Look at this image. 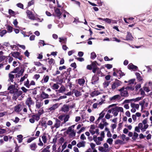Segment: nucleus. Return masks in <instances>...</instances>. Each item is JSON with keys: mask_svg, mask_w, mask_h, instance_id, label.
Instances as JSON below:
<instances>
[{"mask_svg": "<svg viewBox=\"0 0 152 152\" xmlns=\"http://www.w3.org/2000/svg\"><path fill=\"white\" fill-rule=\"evenodd\" d=\"M9 92L10 94H13V98L15 100L22 94V92L21 91H19L16 88L10 90Z\"/></svg>", "mask_w": 152, "mask_h": 152, "instance_id": "1", "label": "nucleus"}, {"mask_svg": "<svg viewBox=\"0 0 152 152\" xmlns=\"http://www.w3.org/2000/svg\"><path fill=\"white\" fill-rule=\"evenodd\" d=\"M34 102L33 101L31 97L28 98L26 100L25 104L27 105L30 111L31 110V105L34 104Z\"/></svg>", "mask_w": 152, "mask_h": 152, "instance_id": "2", "label": "nucleus"}, {"mask_svg": "<svg viewBox=\"0 0 152 152\" xmlns=\"http://www.w3.org/2000/svg\"><path fill=\"white\" fill-rule=\"evenodd\" d=\"M55 14H53L52 15L55 17L57 16L59 19H60L61 18L60 16L61 15L60 10L58 8L55 9Z\"/></svg>", "mask_w": 152, "mask_h": 152, "instance_id": "3", "label": "nucleus"}, {"mask_svg": "<svg viewBox=\"0 0 152 152\" xmlns=\"http://www.w3.org/2000/svg\"><path fill=\"white\" fill-rule=\"evenodd\" d=\"M121 82L118 80L116 79L115 81L113 83L112 86V88L114 90L117 87H118L121 85Z\"/></svg>", "mask_w": 152, "mask_h": 152, "instance_id": "4", "label": "nucleus"}, {"mask_svg": "<svg viewBox=\"0 0 152 152\" xmlns=\"http://www.w3.org/2000/svg\"><path fill=\"white\" fill-rule=\"evenodd\" d=\"M121 98V97L120 95L117 94L110 98L109 100L110 101L113 102L116 100H119Z\"/></svg>", "mask_w": 152, "mask_h": 152, "instance_id": "5", "label": "nucleus"}, {"mask_svg": "<svg viewBox=\"0 0 152 152\" xmlns=\"http://www.w3.org/2000/svg\"><path fill=\"white\" fill-rule=\"evenodd\" d=\"M22 105L21 104H18L16 105L14 107V111L17 113H20L22 110Z\"/></svg>", "mask_w": 152, "mask_h": 152, "instance_id": "6", "label": "nucleus"}, {"mask_svg": "<svg viewBox=\"0 0 152 152\" xmlns=\"http://www.w3.org/2000/svg\"><path fill=\"white\" fill-rule=\"evenodd\" d=\"M27 16L28 18L32 20H35V17L33 14H32V12L29 10H28L26 11Z\"/></svg>", "mask_w": 152, "mask_h": 152, "instance_id": "7", "label": "nucleus"}, {"mask_svg": "<svg viewBox=\"0 0 152 152\" xmlns=\"http://www.w3.org/2000/svg\"><path fill=\"white\" fill-rule=\"evenodd\" d=\"M59 105L58 103H56L53 105L52 107L49 108L48 110L49 111V112L54 111L58 107Z\"/></svg>", "mask_w": 152, "mask_h": 152, "instance_id": "8", "label": "nucleus"}, {"mask_svg": "<svg viewBox=\"0 0 152 152\" xmlns=\"http://www.w3.org/2000/svg\"><path fill=\"white\" fill-rule=\"evenodd\" d=\"M99 80V77L96 75H94L92 77L91 79V83L92 84H95L96 82Z\"/></svg>", "mask_w": 152, "mask_h": 152, "instance_id": "9", "label": "nucleus"}, {"mask_svg": "<svg viewBox=\"0 0 152 152\" xmlns=\"http://www.w3.org/2000/svg\"><path fill=\"white\" fill-rule=\"evenodd\" d=\"M48 59V63L49 64V68L50 70L52 68V66L53 65V64L55 63V61L52 58H49Z\"/></svg>", "mask_w": 152, "mask_h": 152, "instance_id": "10", "label": "nucleus"}, {"mask_svg": "<svg viewBox=\"0 0 152 152\" xmlns=\"http://www.w3.org/2000/svg\"><path fill=\"white\" fill-rule=\"evenodd\" d=\"M61 121L60 120L57 118H55V123L53 126L56 129L60 127L61 126Z\"/></svg>", "mask_w": 152, "mask_h": 152, "instance_id": "11", "label": "nucleus"}, {"mask_svg": "<svg viewBox=\"0 0 152 152\" xmlns=\"http://www.w3.org/2000/svg\"><path fill=\"white\" fill-rule=\"evenodd\" d=\"M112 110H114L118 113L119 112H124V110L123 108L121 107H118L116 106L115 107L112 108Z\"/></svg>", "mask_w": 152, "mask_h": 152, "instance_id": "12", "label": "nucleus"}, {"mask_svg": "<svg viewBox=\"0 0 152 152\" xmlns=\"http://www.w3.org/2000/svg\"><path fill=\"white\" fill-rule=\"evenodd\" d=\"M128 68L129 69H132L134 71H135L138 69L137 66L133 65L132 63L129 64L128 66Z\"/></svg>", "mask_w": 152, "mask_h": 152, "instance_id": "13", "label": "nucleus"}, {"mask_svg": "<svg viewBox=\"0 0 152 152\" xmlns=\"http://www.w3.org/2000/svg\"><path fill=\"white\" fill-rule=\"evenodd\" d=\"M36 107L37 109L40 108L43 105V103L41 101H39L38 100H36Z\"/></svg>", "mask_w": 152, "mask_h": 152, "instance_id": "14", "label": "nucleus"}, {"mask_svg": "<svg viewBox=\"0 0 152 152\" xmlns=\"http://www.w3.org/2000/svg\"><path fill=\"white\" fill-rule=\"evenodd\" d=\"M57 83L59 84H61L63 81V78L61 77L60 76H58L56 78Z\"/></svg>", "mask_w": 152, "mask_h": 152, "instance_id": "15", "label": "nucleus"}, {"mask_svg": "<svg viewBox=\"0 0 152 152\" xmlns=\"http://www.w3.org/2000/svg\"><path fill=\"white\" fill-rule=\"evenodd\" d=\"M61 110L65 113L68 111L69 110V106L66 104H64L61 107Z\"/></svg>", "mask_w": 152, "mask_h": 152, "instance_id": "16", "label": "nucleus"}, {"mask_svg": "<svg viewBox=\"0 0 152 152\" xmlns=\"http://www.w3.org/2000/svg\"><path fill=\"white\" fill-rule=\"evenodd\" d=\"M126 40H132L133 38L132 34L129 32H127V34L126 37Z\"/></svg>", "mask_w": 152, "mask_h": 152, "instance_id": "17", "label": "nucleus"}, {"mask_svg": "<svg viewBox=\"0 0 152 152\" xmlns=\"http://www.w3.org/2000/svg\"><path fill=\"white\" fill-rule=\"evenodd\" d=\"M49 77L48 75H44L43 77V79L40 81L42 83H46L48 81L49 79Z\"/></svg>", "mask_w": 152, "mask_h": 152, "instance_id": "18", "label": "nucleus"}, {"mask_svg": "<svg viewBox=\"0 0 152 152\" xmlns=\"http://www.w3.org/2000/svg\"><path fill=\"white\" fill-rule=\"evenodd\" d=\"M116 72L119 75L118 76H119L120 77H118V79H120L122 77L125 75V74L124 72H122V71L120 70H116Z\"/></svg>", "mask_w": 152, "mask_h": 152, "instance_id": "19", "label": "nucleus"}, {"mask_svg": "<svg viewBox=\"0 0 152 152\" xmlns=\"http://www.w3.org/2000/svg\"><path fill=\"white\" fill-rule=\"evenodd\" d=\"M30 149L32 150L35 151L37 148V145L36 143L34 142L31 144L30 145Z\"/></svg>", "mask_w": 152, "mask_h": 152, "instance_id": "20", "label": "nucleus"}, {"mask_svg": "<svg viewBox=\"0 0 152 152\" xmlns=\"http://www.w3.org/2000/svg\"><path fill=\"white\" fill-rule=\"evenodd\" d=\"M40 97L43 99L48 98L49 97V96L48 94L45 93L43 91L42 92L41 94L40 95Z\"/></svg>", "mask_w": 152, "mask_h": 152, "instance_id": "21", "label": "nucleus"}, {"mask_svg": "<svg viewBox=\"0 0 152 152\" xmlns=\"http://www.w3.org/2000/svg\"><path fill=\"white\" fill-rule=\"evenodd\" d=\"M66 89L64 86L63 85L61 86L58 90H56V92H58V93H62L65 91Z\"/></svg>", "mask_w": 152, "mask_h": 152, "instance_id": "22", "label": "nucleus"}, {"mask_svg": "<svg viewBox=\"0 0 152 152\" xmlns=\"http://www.w3.org/2000/svg\"><path fill=\"white\" fill-rule=\"evenodd\" d=\"M86 142L84 141H82L81 142H80L77 144V146L80 148L81 147H84L85 146V144Z\"/></svg>", "mask_w": 152, "mask_h": 152, "instance_id": "23", "label": "nucleus"}, {"mask_svg": "<svg viewBox=\"0 0 152 152\" xmlns=\"http://www.w3.org/2000/svg\"><path fill=\"white\" fill-rule=\"evenodd\" d=\"M31 117L34 120L38 121L40 119V117L37 114L33 115H31Z\"/></svg>", "mask_w": 152, "mask_h": 152, "instance_id": "24", "label": "nucleus"}, {"mask_svg": "<svg viewBox=\"0 0 152 152\" xmlns=\"http://www.w3.org/2000/svg\"><path fill=\"white\" fill-rule=\"evenodd\" d=\"M121 96L124 97H127L129 96L128 91L126 90H124L121 92Z\"/></svg>", "mask_w": 152, "mask_h": 152, "instance_id": "25", "label": "nucleus"}, {"mask_svg": "<svg viewBox=\"0 0 152 152\" xmlns=\"http://www.w3.org/2000/svg\"><path fill=\"white\" fill-rule=\"evenodd\" d=\"M59 42L61 43L66 44L67 42V39L66 38H63L59 37Z\"/></svg>", "mask_w": 152, "mask_h": 152, "instance_id": "26", "label": "nucleus"}, {"mask_svg": "<svg viewBox=\"0 0 152 152\" xmlns=\"http://www.w3.org/2000/svg\"><path fill=\"white\" fill-rule=\"evenodd\" d=\"M137 77V79L139 81H140L142 80V79L140 76V74L139 72H136L135 73Z\"/></svg>", "mask_w": 152, "mask_h": 152, "instance_id": "27", "label": "nucleus"}, {"mask_svg": "<svg viewBox=\"0 0 152 152\" xmlns=\"http://www.w3.org/2000/svg\"><path fill=\"white\" fill-rule=\"evenodd\" d=\"M50 147V145L47 146L46 148H44L42 150L41 152H50V151L49 150Z\"/></svg>", "mask_w": 152, "mask_h": 152, "instance_id": "28", "label": "nucleus"}, {"mask_svg": "<svg viewBox=\"0 0 152 152\" xmlns=\"http://www.w3.org/2000/svg\"><path fill=\"white\" fill-rule=\"evenodd\" d=\"M65 117L64 119V122H62L61 125L62 126V124L65 123L66 122L68 121L69 119V115H65Z\"/></svg>", "mask_w": 152, "mask_h": 152, "instance_id": "29", "label": "nucleus"}, {"mask_svg": "<svg viewBox=\"0 0 152 152\" xmlns=\"http://www.w3.org/2000/svg\"><path fill=\"white\" fill-rule=\"evenodd\" d=\"M12 54V56L16 58H18V56H19L20 53L18 52H13V53Z\"/></svg>", "mask_w": 152, "mask_h": 152, "instance_id": "30", "label": "nucleus"}, {"mask_svg": "<svg viewBox=\"0 0 152 152\" xmlns=\"http://www.w3.org/2000/svg\"><path fill=\"white\" fill-rule=\"evenodd\" d=\"M45 134L46 133H44L43 134V135L42 137V141L44 143H46L47 142V138L46 137L45 135Z\"/></svg>", "mask_w": 152, "mask_h": 152, "instance_id": "31", "label": "nucleus"}, {"mask_svg": "<svg viewBox=\"0 0 152 152\" xmlns=\"http://www.w3.org/2000/svg\"><path fill=\"white\" fill-rule=\"evenodd\" d=\"M85 82L84 79H79L78 80V83L80 85L84 84Z\"/></svg>", "mask_w": 152, "mask_h": 152, "instance_id": "32", "label": "nucleus"}, {"mask_svg": "<svg viewBox=\"0 0 152 152\" xmlns=\"http://www.w3.org/2000/svg\"><path fill=\"white\" fill-rule=\"evenodd\" d=\"M57 83H54L52 86V88L54 90L57 89L59 87V86Z\"/></svg>", "mask_w": 152, "mask_h": 152, "instance_id": "33", "label": "nucleus"}, {"mask_svg": "<svg viewBox=\"0 0 152 152\" xmlns=\"http://www.w3.org/2000/svg\"><path fill=\"white\" fill-rule=\"evenodd\" d=\"M104 110L102 111L99 114V119H102L104 117L105 114V113L104 112Z\"/></svg>", "mask_w": 152, "mask_h": 152, "instance_id": "34", "label": "nucleus"}, {"mask_svg": "<svg viewBox=\"0 0 152 152\" xmlns=\"http://www.w3.org/2000/svg\"><path fill=\"white\" fill-rule=\"evenodd\" d=\"M138 136V134L136 132H134V133L132 139L133 140H135Z\"/></svg>", "mask_w": 152, "mask_h": 152, "instance_id": "35", "label": "nucleus"}, {"mask_svg": "<svg viewBox=\"0 0 152 152\" xmlns=\"http://www.w3.org/2000/svg\"><path fill=\"white\" fill-rule=\"evenodd\" d=\"M99 94V91H94L91 93V95L92 96H97Z\"/></svg>", "mask_w": 152, "mask_h": 152, "instance_id": "36", "label": "nucleus"}, {"mask_svg": "<svg viewBox=\"0 0 152 152\" xmlns=\"http://www.w3.org/2000/svg\"><path fill=\"white\" fill-rule=\"evenodd\" d=\"M20 70V68L19 67H17L16 68L14 69L11 72V73H16L18 72Z\"/></svg>", "mask_w": 152, "mask_h": 152, "instance_id": "37", "label": "nucleus"}, {"mask_svg": "<svg viewBox=\"0 0 152 152\" xmlns=\"http://www.w3.org/2000/svg\"><path fill=\"white\" fill-rule=\"evenodd\" d=\"M7 28L8 32L10 33L12 31L13 28L10 25H8Z\"/></svg>", "mask_w": 152, "mask_h": 152, "instance_id": "38", "label": "nucleus"}, {"mask_svg": "<svg viewBox=\"0 0 152 152\" xmlns=\"http://www.w3.org/2000/svg\"><path fill=\"white\" fill-rule=\"evenodd\" d=\"M7 31L5 30H3L1 31H0V36L2 37L5 34H6Z\"/></svg>", "mask_w": 152, "mask_h": 152, "instance_id": "39", "label": "nucleus"}, {"mask_svg": "<svg viewBox=\"0 0 152 152\" xmlns=\"http://www.w3.org/2000/svg\"><path fill=\"white\" fill-rule=\"evenodd\" d=\"M30 83L28 80V79L27 81L24 82V85L27 88H29L30 87Z\"/></svg>", "mask_w": 152, "mask_h": 152, "instance_id": "40", "label": "nucleus"}, {"mask_svg": "<svg viewBox=\"0 0 152 152\" xmlns=\"http://www.w3.org/2000/svg\"><path fill=\"white\" fill-rule=\"evenodd\" d=\"M96 64H98V63L96 62V61H94L93 62H92L91 64V65L92 66V68H95L97 66L96 65Z\"/></svg>", "mask_w": 152, "mask_h": 152, "instance_id": "41", "label": "nucleus"}, {"mask_svg": "<svg viewBox=\"0 0 152 152\" xmlns=\"http://www.w3.org/2000/svg\"><path fill=\"white\" fill-rule=\"evenodd\" d=\"M96 57V55L94 52H92L91 53V59H94Z\"/></svg>", "mask_w": 152, "mask_h": 152, "instance_id": "42", "label": "nucleus"}, {"mask_svg": "<svg viewBox=\"0 0 152 152\" xmlns=\"http://www.w3.org/2000/svg\"><path fill=\"white\" fill-rule=\"evenodd\" d=\"M74 93L76 97L80 95V92L77 90H75L74 91Z\"/></svg>", "mask_w": 152, "mask_h": 152, "instance_id": "43", "label": "nucleus"}, {"mask_svg": "<svg viewBox=\"0 0 152 152\" xmlns=\"http://www.w3.org/2000/svg\"><path fill=\"white\" fill-rule=\"evenodd\" d=\"M76 132L74 131L73 130H72V131L69 134V137H75V136Z\"/></svg>", "mask_w": 152, "mask_h": 152, "instance_id": "44", "label": "nucleus"}, {"mask_svg": "<svg viewBox=\"0 0 152 152\" xmlns=\"http://www.w3.org/2000/svg\"><path fill=\"white\" fill-rule=\"evenodd\" d=\"M15 86V85H10L8 88V90H11L12 89H16Z\"/></svg>", "mask_w": 152, "mask_h": 152, "instance_id": "45", "label": "nucleus"}, {"mask_svg": "<svg viewBox=\"0 0 152 152\" xmlns=\"http://www.w3.org/2000/svg\"><path fill=\"white\" fill-rule=\"evenodd\" d=\"M44 113V111L42 109H40L38 111V113H37L39 116L40 117V115Z\"/></svg>", "mask_w": 152, "mask_h": 152, "instance_id": "46", "label": "nucleus"}, {"mask_svg": "<svg viewBox=\"0 0 152 152\" xmlns=\"http://www.w3.org/2000/svg\"><path fill=\"white\" fill-rule=\"evenodd\" d=\"M10 15H12V16H15V12L11 9H9L8 11Z\"/></svg>", "mask_w": 152, "mask_h": 152, "instance_id": "47", "label": "nucleus"}, {"mask_svg": "<svg viewBox=\"0 0 152 152\" xmlns=\"http://www.w3.org/2000/svg\"><path fill=\"white\" fill-rule=\"evenodd\" d=\"M110 82L105 81L103 83V85L104 86V88H106L107 86H108L110 84Z\"/></svg>", "mask_w": 152, "mask_h": 152, "instance_id": "48", "label": "nucleus"}, {"mask_svg": "<svg viewBox=\"0 0 152 152\" xmlns=\"http://www.w3.org/2000/svg\"><path fill=\"white\" fill-rule=\"evenodd\" d=\"M140 94L142 96V97H143L145 95V92L144 91V90L142 89V88H140Z\"/></svg>", "mask_w": 152, "mask_h": 152, "instance_id": "49", "label": "nucleus"}, {"mask_svg": "<svg viewBox=\"0 0 152 152\" xmlns=\"http://www.w3.org/2000/svg\"><path fill=\"white\" fill-rule=\"evenodd\" d=\"M113 142V140L111 138H108L107 140V142L110 145L112 144Z\"/></svg>", "mask_w": 152, "mask_h": 152, "instance_id": "50", "label": "nucleus"}, {"mask_svg": "<svg viewBox=\"0 0 152 152\" xmlns=\"http://www.w3.org/2000/svg\"><path fill=\"white\" fill-rule=\"evenodd\" d=\"M145 103V101L144 100L142 101L139 102V104L141 106L142 110L143 109Z\"/></svg>", "mask_w": 152, "mask_h": 152, "instance_id": "51", "label": "nucleus"}, {"mask_svg": "<svg viewBox=\"0 0 152 152\" xmlns=\"http://www.w3.org/2000/svg\"><path fill=\"white\" fill-rule=\"evenodd\" d=\"M16 5L18 7L22 9H23V5L21 3H18Z\"/></svg>", "mask_w": 152, "mask_h": 152, "instance_id": "52", "label": "nucleus"}, {"mask_svg": "<svg viewBox=\"0 0 152 152\" xmlns=\"http://www.w3.org/2000/svg\"><path fill=\"white\" fill-rule=\"evenodd\" d=\"M36 138L35 137H31L29 139L27 140V142L28 143H30L32 141L35 139Z\"/></svg>", "mask_w": 152, "mask_h": 152, "instance_id": "53", "label": "nucleus"}, {"mask_svg": "<svg viewBox=\"0 0 152 152\" xmlns=\"http://www.w3.org/2000/svg\"><path fill=\"white\" fill-rule=\"evenodd\" d=\"M99 150L102 152H106L105 151V149L102 146L99 147Z\"/></svg>", "mask_w": 152, "mask_h": 152, "instance_id": "54", "label": "nucleus"}, {"mask_svg": "<svg viewBox=\"0 0 152 152\" xmlns=\"http://www.w3.org/2000/svg\"><path fill=\"white\" fill-rule=\"evenodd\" d=\"M65 116V115H62L59 116L58 117V118L59 120L62 121L63 120V118Z\"/></svg>", "mask_w": 152, "mask_h": 152, "instance_id": "55", "label": "nucleus"}, {"mask_svg": "<svg viewBox=\"0 0 152 152\" xmlns=\"http://www.w3.org/2000/svg\"><path fill=\"white\" fill-rule=\"evenodd\" d=\"M24 69H21L18 72V74H20V75L22 76L23 75V73L24 72Z\"/></svg>", "mask_w": 152, "mask_h": 152, "instance_id": "56", "label": "nucleus"}, {"mask_svg": "<svg viewBox=\"0 0 152 152\" xmlns=\"http://www.w3.org/2000/svg\"><path fill=\"white\" fill-rule=\"evenodd\" d=\"M19 146L16 143V146L15 147V150L14 152H18L19 151Z\"/></svg>", "mask_w": 152, "mask_h": 152, "instance_id": "57", "label": "nucleus"}, {"mask_svg": "<svg viewBox=\"0 0 152 152\" xmlns=\"http://www.w3.org/2000/svg\"><path fill=\"white\" fill-rule=\"evenodd\" d=\"M105 66L106 68H107L108 69H110L111 68L113 67L112 65L110 64H106L105 65Z\"/></svg>", "mask_w": 152, "mask_h": 152, "instance_id": "58", "label": "nucleus"}, {"mask_svg": "<svg viewBox=\"0 0 152 152\" xmlns=\"http://www.w3.org/2000/svg\"><path fill=\"white\" fill-rule=\"evenodd\" d=\"M123 141L120 140H117L115 142V144H121L122 143Z\"/></svg>", "mask_w": 152, "mask_h": 152, "instance_id": "59", "label": "nucleus"}, {"mask_svg": "<svg viewBox=\"0 0 152 152\" xmlns=\"http://www.w3.org/2000/svg\"><path fill=\"white\" fill-rule=\"evenodd\" d=\"M6 58V56H0V62L4 60Z\"/></svg>", "mask_w": 152, "mask_h": 152, "instance_id": "60", "label": "nucleus"}, {"mask_svg": "<svg viewBox=\"0 0 152 152\" xmlns=\"http://www.w3.org/2000/svg\"><path fill=\"white\" fill-rule=\"evenodd\" d=\"M142 98V97H138L135 99H133L132 100L135 102L138 101L140 100Z\"/></svg>", "mask_w": 152, "mask_h": 152, "instance_id": "61", "label": "nucleus"}, {"mask_svg": "<svg viewBox=\"0 0 152 152\" xmlns=\"http://www.w3.org/2000/svg\"><path fill=\"white\" fill-rule=\"evenodd\" d=\"M34 4V2L33 0H31L28 3V6L30 7L31 5Z\"/></svg>", "mask_w": 152, "mask_h": 152, "instance_id": "62", "label": "nucleus"}, {"mask_svg": "<svg viewBox=\"0 0 152 152\" xmlns=\"http://www.w3.org/2000/svg\"><path fill=\"white\" fill-rule=\"evenodd\" d=\"M104 21L109 23H110L111 22V20L108 18L105 19Z\"/></svg>", "mask_w": 152, "mask_h": 152, "instance_id": "63", "label": "nucleus"}, {"mask_svg": "<svg viewBox=\"0 0 152 152\" xmlns=\"http://www.w3.org/2000/svg\"><path fill=\"white\" fill-rule=\"evenodd\" d=\"M135 81V79H132L129 80L128 82L129 84H133L134 83V82Z\"/></svg>", "mask_w": 152, "mask_h": 152, "instance_id": "64", "label": "nucleus"}]
</instances>
